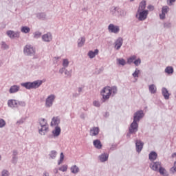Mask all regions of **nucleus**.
Masks as SVG:
<instances>
[{"instance_id": "nucleus-7", "label": "nucleus", "mask_w": 176, "mask_h": 176, "mask_svg": "<svg viewBox=\"0 0 176 176\" xmlns=\"http://www.w3.org/2000/svg\"><path fill=\"white\" fill-rule=\"evenodd\" d=\"M144 116H145V113H144L143 110H139L136 111L133 114V122H140V120L143 119Z\"/></svg>"}, {"instance_id": "nucleus-2", "label": "nucleus", "mask_w": 176, "mask_h": 176, "mask_svg": "<svg viewBox=\"0 0 176 176\" xmlns=\"http://www.w3.org/2000/svg\"><path fill=\"white\" fill-rule=\"evenodd\" d=\"M8 108L12 109H17L19 107H25L26 106L25 102L24 100H19L15 99H10L7 102Z\"/></svg>"}, {"instance_id": "nucleus-26", "label": "nucleus", "mask_w": 176, "mask_h": 176, "mask_svg": "<svg viewBox=\"0 0 176 176\" xmlns=\"http://www.w3.org/2000/svg\"><path fill=\"white\" fill-rule=\"evenodd\" d=\"M99 53V50L98 49H96L94 51H89L87 56L89 57V58H94L96 56H97Z\"/></svg>"}, {"instance_id": "nucleus-28", "label": "nucleus", "mask_w": 176, "mask_h": 176, "mask_svg": "<svg viewBox=\"0 0 176 176\" xmlns=\"http://www.w3.org/2000/svg\"><path fill=\"white\" fill-rule=\"evenodd\" d=\"M60 134V127L56 126L55 129L52 131L53 137H58Z\"/></svg>"}, {"instance_id": "nucleus-54", "label": "nucleus", "mask_w": 176, "mask_h": 176, "mask_svg": "<svg viewBox=\"0 0 176 176\" xmlns=\"http://www.w3.org/2000/svg\"><path fill=\"white\" fill-rule=\"evenodd\" d=\"M147 8L150 10V11H153L155 10V6L153 5H148L147 6Z\"/></svg>"}, {"instance_id": "nucleus-64", "label": "nucleus", "mask_w": 176, "mask_h": 176, "mask_svg": "<svg viewBox=\"0 0 176 176\" xmlns=\"http://www.w3.org/2000/svg\"><path fill=\"white\" fill-rule=\"evenodd\" d=\"M173 167H174V168H176V161H175V162H174V166H173Z\"/></svg>"}, {"instance_id": "nucleus-3", "label": "nucleus", "mask_w": 176, "mask_h": 176, "mask_svg": "<svg viewBox=\"0 0 176 176\" xmlns=\"http://www.w3.org/2000/svg\"><path fill=\"white\" fill-rule=\"evenodd\" d=\"M128 133H126V138H130L132 135H135L138 131V122H133L128 128Z\"/></svg>"}, {"instance_id": "nucleus-50", "label": "nucleus", "mask_w": 176, "mask_h": 176, "mask_svg": "<svg viewBox=\"0 0 176 176\" xmlns=\"http://www.w3.org/2000/svg\"><path fill=\"white\" fill-rule=\"evenodd\" d=\"M69 64V62L68 59L63 60V67H68Z\"/></svg>"}, {"instance_id": "nucleus-23", "label": "nucleus", "mask_w": 176, "mask_h": 176, "mask_svg": "<svg viewBox=\"0 0 176 176\" xmlns=\"http://www.w3.org/2000/svg\"><path fill=\"white\" fill-rule=\"evenodd\" d=\"M148 159H149V161L151 162H155L156 159H157V153H156V152L155 151H151L148 154Z\"/></svg>"}, {"instance_id": "nucleus-29", "label": "nucleus", "mask_w": 176, "mask_h": 176, "mask_svg": "<svg viewBox=\"0 0 176 176\" xmlns=\"http://www.w3.org/2000/svg\"><path fill=\"white\" fill-rule=\"evenodd\" d=\"M94 146H95V148L98 150H100L101 148H102V144H101L100 140H94Z\"/></svg>"}, {"instance_id": "nucleus-21", "label": "nucleus", "mask_w": 176, "mask_h": 176, "mask_svg": "<svg viewBox=\"0 0 176 176\" xmlns=\"http://www.w3.org/2000/svg\"><path fill=\"white\" fill-rule=\"evenodd\" d=\"M99 133H100V128L98 127L94 126L90 129V135L92 137L97 136Z\"/></svg>"}, {"instance_id": "nucleus-33", "label": "nucleus", "mask_w": 176, "mask_h": 176, "mask_svg": "<svg viewBox=\"0 0 176 176\" xmlns=\"http://www.w3.org/2000/svg\"><path fill=\"white\" fill-rule=\"evenodd\" d=\"M174 72L173 67H166L164 69V73H166L168 75H173Z\"/></svg>"}, {"instance_id": "nucleus-1", "label": "nucleus", "mask_w": 176, "mask_h": 176, "mask_svg": "<svg viewBox=\"0 0 176 176\" xmlns=\"http://www.w3.org/2000/svg\"><path fill=\"white\" fill-rule=\"evenodd\" d=\"M43 84V80H34L33 82H27L21 83V86L25 87V89H36L40 87L41 85Z\"/></svg>"}, {"instance_id": "nucleus-35", "label": "nucleus", "mask_w": 176, "mask_h": 176, "mask_svg": "<svg viewBox=\"0 0 176 176\" xmlns=\"http://www.w3.org/2000/svg\"><path fill=\"white\" fill-rule=\"evenodd\" d=\"M48 156H50V159L54 160L57 156V152L55 150H52L50 152V154H48Z\"/></svg>"}, {"instance_id": "nucleus-8", "label": "nucleus", "mask_w": 176, "mask_h": 176, "mask_svg": "<svg viewBox=\"0 0 176 176\" xmlns=\"http://www.w3.org/2000/svg\"><path fill=\"white\" fill-rule=\"evenodd\" d=\"M100 95L102 96V99H101V101L102 102H105L106 100H109L110 97H112V94L109 90H105L102 89L100 91Z\"/></svg>"}, {"instance_id": "nucleus-14", "label": "nucleus", "mask_w": 176, "mask_h": 176, "mask_svg": "<svg viewBox=\"0 0 176 176\" xmlns=\"http://www.w3.org/2000/svg\"><path fill=\"white\" fill-rule=\"evenodd\" d=\"M108 158H109V154L107 153H103L100 155H98V160L100 163H105L108 161Z\"/></svg>"}, {"instance_id": "nucleus-13", "label": "nucleus", "mask_w": 176, "mask_h": 176, "mask_svg": "<svg viewBox=\"0 0 176 176\" xmlns=\"http://www.w3.org/2000/svg\"><path fill=\"white\" fill-rule=\"evenodd\" d=\"M108 30L111 33H115V34H118L120 32V30L119 26L115 25L113 23H111V24L109 25Z\"/></svg>"}, {"instance_id": "nucleus-34", "label": "nucleus", "mask_w": 176, "mask_h": 176, "mask_svg": "<svg viewBox=\"0 0 176 176\" xmlns=\"http://www.w3.org/2000/svg\"><path fill=\"white\" fill-rule=\"evenodd\" d=\"M158 172L161 175L168 176V173L164 167H160V168H158Z\"/></svg>"}, {"instance_id": "nucleus-57", "label": "nucleus", "mask_w": 176, "mask_h": 176, "mask_svg": "<svg viewBox=\"0 0 176 176\" xmlns=\"http://www.w3.org/2000/svg\"><path fill=\"white\" fill-rule=\"evenodd\" d=\"M19 154V152L17 150H13L12 151V156L16 157V155Z\"/></svg>"}, {"instance_id": "nucleus-10", "label": "nucleus", "mask_w": 176, "mask_h": 176, "mask_svg": "<svg viewBox=\"0 0 176 176\" xmlns=\"http://www.w3.org/2000/svg\"><path fill=\"white\" fill-rule=\"evenodd\" d=\"M161 164L162 163L159 161H153L151 164H149V168H151V169L155 172H158V169H160V168H163Z\"/></svg>"}, {"instance_id": "nucleus-58", "label": "nucleus", "mask_w": 176, "mask_h": 176, "mask_svg": "<svg viewBox=\"0 0 176 176\" xmlns=\"http://www.w3.org/2000/svg\"><path fill=\"white\" fill-rule=\"evenodd\" d=\"M170 173H171L172 174L175 173H176V168L172 167V168H170Z\"/></svg>"}, {"instance_id": "nucleus-60", "label": "nucleus", "mask_w": 176, "mask_h": 176, "mask_svg": "<svg viewBox=\"0 0 176 176\" xmlns=\"http://www.w3.org/2000/svg\"><path fill=\"white\" fill-rule=\"evenodd\" d=\"M43 176H50L49 173L47 171L43 172Z\"/></svg>"}, {"instance_id": "nucleus-48", "label": "nucleus", "mask_w": 176, "mask_h": 176, "mask_svg": "<svg viewBox=\"0 0 176 176\" xmlns=\"http://www.w3.org/2000/svg\"><path fill=\"white\" fill-rule=\"evenodd\" d=\"M93 105L95 106L96 108H100V102L98 100H94Z\"/></svg>"}, {"instance_id": "nucleus-32", "label": "nucleus", "mask_w": 176, "mask_h": 176, "mask_svg": "<svg viewBox=\"0 0 176 176\" xmlns=\"http://www.w3.org/2000/svg\"><path fill=\"white\" fill-rule=\"evenodd\" d=\"M36 16L41 20H45L47 17V14L45 12H39L36 14Z\"/></svg>"}, {"instance_id": "nucleus-25", "label": "nucleus", "mask_w": 176, "mask_h": 176, "mask_svg": "<svg viewBox=\"0 0 176 176\" xmlns=\"http://www.w3.org/2000/svg\"><path fill=\"white\" fill-rule=\"evenodd\" d=\"M60 120L58 117H53L52 120L51 121V126H58V125L60 124Z\"/></svg>"}, {"instance_id": "nucleus-52", "label": "nucleus", "mask_w": 176, "mask_h": 176, "mask_svg": "<svg viewBox=\"0 0 176 176\" xmlns=\"http://www.w3.org/2000/svg\"><path fill=\"white\" fill-rule=\"evenodd\" d=\"M139 74H140V70L136 69L135 72H134V73H133V76L134 78H138Z\"/></svg>"}, {"instance_id": "nucleus-4", "label": "nucleus", "mask_w": 176, "mask_h": 176, "mask_svg": "<svg viewBox=\"0 0 176 176\" xmlns=\"http://www.w3.org/2000/svg\"><path fill=\"white\" fill-rule=\"evenodd\" d=\"M36 53V50L31 45H26L23 47V54L25 56H34Z\"/></svg>"}, {"instance_id": "nucleus-5", "label": "nucleus", "mask_w": 176, "mask_h": 176, "mask_svg": "<svg viewBox=\"0 0 176 176\" xmlns=\"http://www.w3.org/2000/svg\"><path fill=\"white\" fill-rule=\"evenodd\" d=\"M111 13L113 16H124L126 14V12L125 10L118 7H115L111 11Z\"/></svg>"}, {"instance_id": "nucleus-44", "label": "nucleus", "mask_w": 176, "mask_h": 176, "mask_svg": "<svg viewBox=\"0 0 176 176\" xmlns=\"http://www.w3.org/2000/svg\"><path fill=\"white\" fill-rule=\"evenodd\" d=\"M169 7L168 6H163L162 8V12L164 14H167L168 12Z\"/></svg>"}, {"instance_id": "nucleus-61", "label": "nucleus", "mask_w": 176, "mask_h": 176, "mask_svg": "<svg viewBox=\"0 0 176 176\" xmlns=\"http://www.w3.org/2000/svg\"><path fill=\"white\" fill-rule=\"evenodd\" d=\"M80 117V119H83L84 120L85 118V116L84 113H81Z\"/></svg>"}, {"instance_id": "nucleus-53", "label": "nucleus", "mask_w": 176, "mask_h": 176, "mask_svg": "<svg viewBox=\"0 0 176 176\" xmlns=\"http://www.w3.org/2000/svg\"><path fill=\"white\" fill-rule=\"evenodd\" d=\"M18 159H19L18 157H16V156H12V163H13V164H16Z\"/></svg>"}, {"instance_id": "nucleus-22", "label": "nucleus", "mask_w": 176, "mask_h": 176, "mask_svg": "<svg viewBox=\"0 0 176 176\" xmlns=\"http://www.w3.org/2000/svg\"><path fill=\"white\" fill-rule=\"evenodd\" d=\"M42 40L43 42H51L52 40V35L50 33H47L42 36Z\"/></svg>"}, {"instance_id": "nucleus-20", "label": "nucleus", "mask_w": 176, "mask_h": 176, "mask_svg": "<svg viewBox=\"0 0 176 176\" xmlns=\"http://www.w3.org/2000/svg\"><path fill=\"white\" fill-rule=\"evenodd\" d=\"M20 91V86L19 85H13L11 86L10 89L8 90V93L10 94H13L17 93Z\"/></svg>"}, {"instance_id": "nucleus-47", "label": "nucleus", "mask_w": 176, "mask_h": 176, "mask_svg": "<svg viewBox=\"0 0 176 176\" xmlns=\"http://www.w3.org/2000/svg\"><path fill=\"white\" fill-rule=\"evenodd\" d=\"M58 170H60V172H67V165H63V166H60Z\"/></svg>"}, {"instance_id": "nucleus-45", "label": "nucleus", "mask_w": 176, "mask_h": 176, "mask_svg": "<svg viewBox=\"0 0 176 176\" xmlns=\"http://www.w3.org/2000/svg\"><path fill=\"white\" fill-rule=\"evenodd\" d=\"M1 176H10V173L6 169H4L1 172Z\"/></svg>"}, {"instance_id": "nucleus-9", "label": "nucleus", "mask_w": 176, "mask_h": 176, "mask_svg": "<svg viewBox=\"0 0 176 176\" xmlns=\"http://www.w3.org/2000/svg\"><path fill=\"white\" fill-rule=\"evenodd\" d=\"M148 14V10H140L139 11V12L138 11L137 12L135 16L138 17L139 15L138 20L144 21L147 19Z\"/></svg>"}, {"instance_id": "nucleus-31", "label": "nucleus", "mask_w": 176, "mask_h": 176, "mask_svg": "<svg viewBox=\"0 0 176 176\" xmlns=\"http://www.w3.org/2000/svg\"><path fill=\"white\" fill-rule=\"evenodd\" d=\"M148 91L151 94H155L157 91V88H156V86L154 84H151L148 86Z\"/></svg>"}, {"instance_id": "nucleus-16", "label": "nucleus", "mask_w": 176, "mask_h": 176, "mask_svg": "<svg viewBox=\"0 0 176 176\" xmlns=\"http://www.w3.org/2000/svg\"><path fill=\"white\" fill-rule=\"evenodd\" d=\"M49 131V125H43L41 126V129H38V134L41 135H45V133H47Z\"/></svg>"}, {"instance_id": "nucleus-15", "label": "nucleus", "mask_w": 176, "mask_h": 176, "mask_svg": "<svg viewBox=\"0 0 176 176\" xmlns=\"http://www.w3.org/2000/svg\"><path fill=\"white\" fill-rule=\"evenodd\" d=\"M144 146V143L142 141L140 140H136L135 141V148H136V152L138 153H140V152L142 151Z\"/></svg>"}, {"instance_id": "nucleus-39", "label": "nucleus", "mask_w": 176, "mask_h": 176, "mask_svg": "<svg viewBox=\"0 0 176 176\" xmlns=\"http://www.w3.org/2000/svg\"><path fill=\"white\" fill-rule=\"evenodd\" d=\"M64 158H65L64 153H60V160L58 162V166H60V164H61L63 163V162L64 161Z\"/></svg>"}, {"instance_id": "nucleus-24", "label": "nucleus", "mask_w": 176, "mask_h": 176, "mask_svg": "<svg viewBox=\"0 0 176 176\" xmlns=\"http://www.w3.org/2000/svg\"><path fill=\"white\" fill-rule=\"evenodd\" d=\"M146 7V1L145 0L142 1L139 4L138 12H140V11L146 10H145Z\"/></svg>"}, {"instance_id": "nucleus-6", "label": "nucleus", "mask_w": 176, "mask_h": 176, "mask_svg": "<svg viewBox=\"0 0 176 176\" xmlns=\"http://www.w3.org/2000/svg\"><path fill=\"white\" fill-rule=\"evenodd\" d=\"M56 99V96L54 94L48 95L47 99H45V106L47 108H51L53 106Z\"/></svg>"}, {"instance_id": "nucleus-51", "label": "nucleus", "mask_w": 176, "mask_h": 176, "mask_svg": "<svg viewBox=\"0 0 176 176\" xmlns=\"http://www.w3.org/2000/svg\"><path fill=\"white\" fill-rule=\"evenodd\" d=\"M172 27V24L170 22L164 23V28H170Z\"/></svg>"}, {"instance_id": "nucleus-37", "label": "nucleus", "mask_w": 176, "mask_h": 176, "mask_svg": "<svg viewBox=\"0 0 176 176\" xmlns=\"http://www.w3.org/2000/svg\"><path fill=\"white\" fill-rule=\"evenodd\" d=\"M137 56L133 55L131 56V57H129V58H127V61L126 63L129 65L132 64V63H134V61L136 60Z\"/></svg>"}, {"instance_id": "nucleus-49", "label": "nucleus", "mask_w": 176, "mask_h": 176, "mask_svg": "<svg viewBox=\"0 0 176 176\" xmlns=\"http://www.w3.org/2000/svg\"><path fill=\"white\" fill-rule=\"evenodd\" d=\"M133 64H134L136 67H138V65H140V64H141V59H140V58L135 59V60L133 61Z\"/></svg>"}, {"instance_id": "nucleus-11", "label": "nucleus", "mask_w": 176, "mask_h": 176, "mask_svg": "<svg viewBox=\"0 0 176 176\" xmlns=\"http://www.w3.org/2000/svg\"><path fill=\"white\" fill-rule=\"evenodd\" d=\"M107 91H110L111 97H114L118 94V87L116 86H107L103 88Z\"/></svg>"}, {"instance_id": "nucleus-42", "label": "nucleus", "mask_w": 176, "mask_h": 176, "mask_svg": "<svg viewBox=\"0 0 176 176\" xmlns=\"http://www.w3.org/2000/svg\"><path fill=\"white\" fill-rule=\"evenodd\" d=\"M6 126V121L4 119L0 118V129L4 128Z\"/></svg>"}, {"instance_id": "nucleus-40", "label": "nucleus", "mask_w": 176, "mask_h": 176, "mask_svg": "<svg viewBox=\"0 0 176 176\" xmlns=\"http://www.w3.org/2000/svg\"><path fill=\"white\" fill-rule=\"evenodd\" d=\"M1 49H3V50H7L9 49V45H7L5 41H1Z\"/></svg>"}, {"instance_id": "nucleus-41", "label": "nucleus", "mask_w": 176, "mask_h": 176, "mask_svg": "<svg viewBox=\"0 0 176 176\" xmlns=\"http://www.w3.org/2000/svg\"><path fill=\"white\" fill-rule=\"evenodd\" d=\"M40 126H49L47 121H45V119L42 118L39 120Z\"/></svg>"}, {"instance_id": "nucleus-55", "label": "nucleus", "mask_w": 176, "mask_h": 176, "mask_svg": "<svg viewBox=\"0 0 176 176\" xmlns=\"http://www.w3.org/2000/svg\"><path fill=\"white\" fill-rule=\"evenodd\" d=\"M159 16H160V19H162V20L166 18V14H164L163 12H162Z\"/></svg>"}, {"instance_id": "nucleus-46", "label": "nucleus", "mask_w": 176, "mask_h": 176, "mask_svg": "<svg viewBox=\"0 0 176 176\" xmlns=\"http://www.w3.org/2000/svg\"><path fill=\"white\" fill-rule=\"evenodd\" d=\"M33 34H34V38H38L41 36L42 33L40 32L39 31H36Z\"/></svg>"}, {"instance_id": "nucleus-59", "label": "nucleus", "mask_w": 176, "mask_h": 176, "mask_svg": "<svg viewBox=\"0 0 176 176\" xmlns=\"http://www.w3.org/2000/svg\"><path fill=\"white\" fill-rule=\"evenodd\" d=\"M168 1L169 2L168 5H169V6H171L173 2H175V1H176V0H168Z\"/></svg>"}, {"instance_id": "nucleus-19", "label": "nucleus", "mask_w": 176, "mask_h": 176, "mask_svg": "<svg viewBox=\"0 0 176 176\" xmlns=\"http://www.w3.org/2000/svg\"><path fill=\"white\" fill-rule=\"evenodd\" d=\"M162 95H163L164 100H168L170 99V94L168 93V90L165 87L162 88Z\"/></svg>"}, {"instance_id": "nucleus-18", "label": "nucleus", "mask_w": 176, "mask_h": 176, "mask_svg": "<svg viewBox=\"0 0 176 176\" xmlns=\"http://www.w3.org/2000/svg\"><path fill=\"white\" fill-rule=\"evenodd\" d=\"M123 45V38L120 37L115 42V48L116 50H120Z\"/></svg>"}, {"instance_id": "nucleus-17", "label": "nucleus", "mask_w": 176, "mask_h": 176, "mask_svg": "<svg viewBox=\"0 0 176 176\" xmlns=\"http://www.w3.org/2000/svg\"><path fill=\"white\" fill-rule=\"evenodd\" d=\"M7 35H8V36L11 38H19L20 36V32L8 30L7 31Z\"/></svg>"}, {"instance_id": "nucleus-36", "label": "nucleus", "mask_w": 176, "mask_h": 176, "mask_svg": "<svg viewBox=\"0 0 176 176\" xmlns=\"http://www.w3.org/2000/svg\"><path fill=\"white\" fill-rule=\"evenodd\" d=\"M116 63L118 64V65H122V66H124L126 64V60L122 58H117L116 59Z\"/></svg>"}, {"instance_id": "nucleus-27", "label": "nucleus", "mask_w": 176, "mask_h": 176, "mask_svg": "<svg viewBox=\"0 0 176 176\" xmlns=\"http://www.w3.org/2000/svg\"><path fill=\"white\" fill-rule=\"evenodd\" d=\"M86 42V38L82 36L78 39V47H82Z\"/></svg>"}, {"instance_id": "nucleus-56", "label": "nucleus", "mask_w": 176, "mask_h": 176, "mask_svg": "<svg viewBox=\"0 0 176 176\" xmlns=\"http://www.w3.org/2000/svg\"><path fill=\"white\" fill-rule=\"evenodd\" d=\"M23 122L24 120L23 119H20L19 121H17V122H16V124L21 125L23 124Z\"/></svg>"}, {"instance_id": "nucleus-12", "label": "nucleus", "mask_w": 176, "mask_h": 176, "mask_svg": "<svg viewBox=\"0 0 176 176\" xmlns=\"http://www.w3.org/2000/svg\"><path fill=\"white\" fill-rule=\"evenodd\" d=\"M72 72V70L69 69L68 67H62L60 70H58V73L60 74H64L66 76L67 78L71 77V73Z\"/></svg>"}, {"instance_id": "nucleus-30", "label": "nucleus", "mask_w": 176, "mask_h": 176, "mask_svg": "<svg viewBox=\"0 0 176 176\" xmlns=\"http://www.w3.org/2000/svg\"><path fill=\"white\" fill-rule=\"evenodd\" d=\"M70 171L72 174H78L80 172V168L76 165H73L70 168Z\"/></svg>"}, {"instance_id": "nucleus-38", "label": "nucleus", "mask_w": 176, "mask_h": 176, "mask_svg": "<svg viewBox=\"0 0 176 176\" xmlns=\"http://www.w3.org/2000/svg\"><path fill=\"white\" fill-rule=\"evenodd\" d=\"M21 31L23 33L27 34V33H29L30 32V28L29 27H27V26H23V27H21Z\"/></svg>"}, {"instance_id": "nucleus-43", "label": "nucleus", "mask_w": 176, "mask_h": 176, "mask_svg": "<svg viewBox=\"0 0 176 176\" xmlns=\"http://www.w3.org/2000/svg\"><path fill=\"white\" fill-rule=\"evenodd\" d=\"M102 71H103L102 67H100L99 69L96 67L95 70L94 71V74H96V75L100 74V73H101V72H102Z\"/></svg>"}, {"instance_id": "nucleus-62", "label": "nucleus", "mask_w": 176, "mask_h": 176, "mask_svg": "<svg viewBox=\"0 0 176 176\" xmlns=\"http://www.w3.org/2000/svg\"><path fill=\"white\" fill-rule=\"evenodd\" d=\"M78 93L82 92V87L78 88Z\"/></svg>"}, {"instance_id": "nucleus-63", "label": "nucleus", "mask_w": 176, "mask_h": 176, "mask_svg": "<svg viewBox=\"0 0 176 176\" xmlns=\"http://www.w3.org/2000/svg\"><path fill=\"white\" fill-rule=\"evenodd\" d=\"M171 157H172V158L175 157H176V152L174 153L173 154H172Z\"/></svg>"}]
</instances>
